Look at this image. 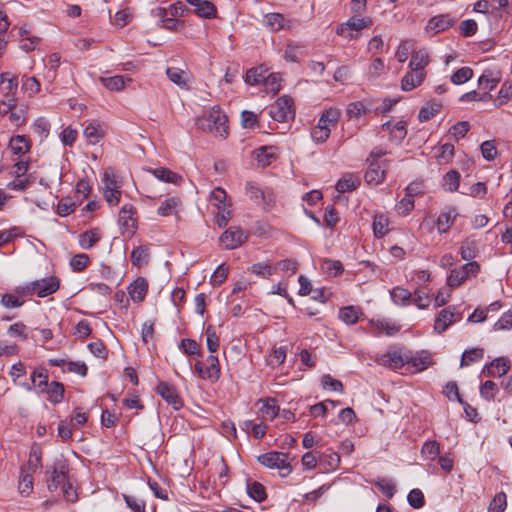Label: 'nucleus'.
Returning a JSON list of instances; mask_svg holds the SVG:
<instances>
[{"mask_svg": "<svg viewBox=\"0 0 512 512\" xmlns=\"http://www.w3.org/2000/svg\"><path fill=\"white\" fill-rule=\"evenodd\" d=\"M227 121V116L219 108L213 107L207 115L198 117L195 124L202 131L224 139L228 136Z\"/></svg>", "mask_w": 512, "mask_h": 512, "instance_id": "nucleus-1", "label": "nucleus"}, {"mask_svg": "<svg viewBox=\"0 0 512 512\" xmlns=\"http://www.w3.org/2000/svg\"><path fill=\"white\" fill-rule=\"evenodd\" d=\"M410 359V351L401 346H392L384 353L376 357V362L383 367L399 370Z\"/></svg>", "mask_w": 512, "mask_h": 512, "instance_id": "nucleus-2", "label": "nucleus"}, {"mask_svg": "<svg viewBox=\"0 0 512 512\" xmlns=\"http://www.w3.org/2000/svg\"><path fill=\"white\" fill-rule=\"evenodd\" d=\"M69 467L65 460H56L53 465L46 470L47 487L49 491H55L68 481Z\"/></svg>", "mask_w": 512, "mask_h": 512, "instance_id": "nucleus-3", "label": "nucleus"}, {"mask_svg": "<svg viewBox=\"0 0 512 512\" xmlns=\"http://www.w3.org/2000/svg\"><path fill=\"white\" fill-rule=\"evenodd\" d=\"M268 114L277 122H287L293 119L295 116L293 99L287 95L279 97L276 102L269 107Z\"/></svg>", "mask_w": 512, "mask_h": 512, "instance_id": "nucleus-4", "label": "nucleus"}, {"mask_svg": "<svg viewBox=\"0 0 512 512\" xmlns=\"http://www.w3.org/2000/svg\"><path fill=\"white\" fill-rule=\"evenodd\" d=\"M288 454L283 452L271 451L258 456V461L263 466L271 469H279L281 476H287L292 468L288 462Z\"/></svg>", "mask_w": 512, "mask_h": 512, "instance_id": "nucleus-5", "label": "nucleus"}, {"mask_svg": "<svg viewBox=\"0 0 512 512\" xmlns=\"http://www.w3.org/2000/svg\"><path fill=\"white\" fill-rule=\"evenodd\" d=\"M211 201L216 207V223L219 227L227 225L232 217V203L227 194H211Z\"/></svg>", "mask_w": 512, "mask_h": 512, "instance_id": "nucleus-6", "label": "nucleus"}, {"mask_svg": "<svg viewBox=\"0 0 512 512\" xmlns=\"http://www.w3.org/2000/svg\"><path fill=\"white\" fill-rule=\"evenodd\" d=\"M479 269L475 261L468 262L459 269H453L447 277V285L451 288L458 287L469 277L476 276Z\"/></svg>", "mask_w": 512, "mask_h": 512, "instance_id": "nucleus-7", "label": "nucleus"}, {"mask_svg": "<svg viewBox=\"0 0 512 512\" xmlns=\"http://www.w3.org/2000/svg\"><path fill=\"white\" fill-rule=\"evenodd\" d=\"M59 287L60 280L56 276H50L31 282L27 289L38 297L43 298L55 293Z\"/></svg>", "mask_w": 512, "mask_h": 512, "instance_id": "nucleus-8", "label": "nucleus"}, {"mask_svg": "<svg viewBox=\"0 0 512 512\" xmlns=\"http://www.w3.org/2000/svg\"><path fill=\"white\" fill-rule=\"evenodd\" d=\"M397 102V99L392 100L389 98H385L382 101V104L377 107H373L372 102H369L368 104L361 101L354 102V118H358L360 115L367 114L372 110L375 112L376 115L388 113L397 104Z\"/></svg>", "mask_w": 512, "mask_h": 512, "instance_id": "nucleus-9", "label": "nucleus"}, {"mask_svg": "<svg viewBox=\"0 0 512 512\" xmlns=\"http://www.w3.org/2000/svg\"><path fill=\"white\" fill-rule=\"evenodd\" d=\"M248 239V233L237 226L228 228L221 236L220 241L228 250L236 249Z\"/></svg>", "mask_w": 512, "mask_h": 512, "instance_id": "nucleus-10", "label": "nucleus"}, {"mask_svg": "<svg viewBox=\"0 0 512 512\" xmlns=\"http://www.w3.org/2000/svg\"><path fill=\"white\" fill-rule=\"evenodd\" d=\"M156 393L159 394L164 401L171 405L175 410H179L183 406V400L180 397L175 386L167 382L161 381L156 387Z\"/></svg>", "mask_w": 512, "mask_h": 512, "instance_id": "nucleus-11", "label": "nucleus"}, {"mask_svg": "<svg viewBox=\"0 0 512 512\" xmlns=\"http://www.w3.org/2000/svg\"><path fill=\"white\" fill-rule=\"evenodd\" d=\"M461 319V314L456 312L454 306L442 309L435 319L434 329L438 333L444 332L451 324Z\"/></svg>", "mask_w": 512, "mask_h": 512, "instance_id": "nucleus-12", "label": "nucleus"}, {"mask_svg": "<svg viewBox=\"0 0 512 512\" xmlns=\"http://www.w3.org/2000/svg\"><path fill=\"white\" fill-rule=\"evenodd\" d=\"M370 323L374 333L378 336H394L401 329V325L399 323L388 318L373 319Z\"/></svg>", "mask_w": 512, "mask_h": 512, "instance_id": "nucleus-13", "label": "nucleus"}, {"mask_svg": "<svg viewBox=\"0 0 512 512\" xmlns=\"http://www.w3.org/2000/svg\"><path fill=\"white\" fill-rule=\"evenodd\" d=\"M194 7V14L200 18L212 19L217 16V8L208 0H185Z\"/></svg>", "mask_w": 512, "mask_h": 512, "instance_id": "nucleus-14", "label": "nucleus"}, {"mask_svg": "<svg viewBox=\"0 0 512 512\" xmlns=\"http://www.w3.org/2000/svg\"><path fill=\"white\" fill-rule=\"evenodd\" d=\"M455 23L456 19L451 17L449 14H441L432 17L428 21L426 29L428 31H433L434 34H438L453 26Z\"/></svg>", "mask_w": 512, "mask_h": 512, "instance_id": "nucleus-15", "label": "nucleus"}, {"mask_svg": "<svg viewBox=\"0 0 512 512\" xmlns=\"http://www.w3.org/2000/svg\"><path fill=\"white\" fill-rule=\"evenodd\" d=\"M135 210L132 205H124L119 212V223L129 235H133L136 229Z\"/></svg>", "mask_w": 512, "mask_h": 512, "instance_id": "nucleus-16", "label": "nucleus"}, {"mask_svg": "<svg viewBox=\"0 0 512 512\" xmlns=\"http://www.w3.org/2000/svg\"><path fill=\"white\" fill-rule=\"evenodd\" d=\"M104 125L99 121H92L84 129V136L90 145H95L105 136Z\"/></svg>", "mask_w": 512, "mask_h": 512, "instance_id": "nucleus-17", "label": "nucleus"}, {"mask_svg": "<svg viewBox=\"0 0 512 512\" xmlns=\"http://www.w3.org/2000/svg\"><path fill=\"white\" fill-rule=\"evenodd\" d=\"M276 148L273 146H261L254 152V158L257 161L258 166L265 168L277 159L275 152Z\"/></svg>", "mask_w": 512, "mask_h": 512, "instance_id": "nucleus-18", "label": "nucleus"}, {"mask_svg": "<svg viewBox=\"0 0 512 512\" xmlns=\"http://www.w3.org/2000/svg\"><path fill=\"white\" fill-rule=\"evenodd\" d=\"M458 215L459 214L457 213L455 208H445L443 211H441L436 221L438 232H448V230L453 225Z\"/></svg>", "mask_w": 512, "mask_h": 512, "instance_id": "nucleus-19", "label": "nucleus"}, {"mask_svg": "<svg viewBox=\"0 0 512 512\" xmlns=\"http://www.w3.org/2000/svg\"><path fill=\"white\" fill-rule=\"evenodd\" d=\"M104 192H120L123 185V179L117 172L109 167L105 170L103 176Z\"/></svg>", "mask_w": 512, "mask_h": 512, "instance_id": "nucleus-20", "label": "nucleus"}, {"mask_svg": "<svg viewBox=\"0 0 512 512\" xmlns=\"http://www.w3.org/2000/svg\"><path fill=\"white\" fill-rule=\"evenodd\" d=\"M150 171L155 178L165 183H172L176 186H180L185 181L180 174L175 173L168 168L158 167Z\"/></svg>", "mask_w": 512, "mask_h": 512, "instance_id": "nucleus-21", "label": "nucleus"}, {"mask_svg": "<svg viewBox=\"0 0 512 512\" xmlns=\"http://www.w3.org/2000/svg\"><path fill=\"white\" fill-rule=\"evenodd\" d=\"M426 77V72H416L410 69L402 78L401 89L411 91L422 84Z\"/></svg>", "mask_w": 512, "mask_h": 512, "instance_id": "nucleus-22", "label": "nucleus"}, {"mask_svg": "<svg viewBox=\"0 0 512 512\" xmlns=\"http://www.w3.org/2000/svg\"><path fill=\"white\" fill-rule=\"evenodd\" d=\"M431 364V356L426 351H421L417 355H413L410 351V359L406 365L413 368V372H421L427 369Z\"/></svg>", "mask_w": 512, "mask_h": 512, "instance_id": "nucleus-23", "label": "nucleus"}, {"mask_svg": "<svg viewBox=\"0 0 512 512\" xmlns=\"http://www.w3.org/2000/svg\"><path fill=\"white\" fill-rule=\"evenodd\" d=\"M510 369V364L505 358L499 357L494 359L485 369L487 376L501 377Z\"/></svg>", "mask_w": 512, "mask_h": 512, "instance_id": "nucleus-24", "label": "nucleus"}, {"mask_svg": "<svg viewBox=\"0 0 512 512\" xmlns=\"http://www.w3.org/2000/svg\"><path fill=\"white\" fill-rule=\"evenodd\" d=\"M0 88L5 93V98L8 95L15 97L18 89V79L10 72H4L0 75Z\"/></svg>", "mask_w": 512, "mask_h": 512, "instance_id": "nucleus-25", "label": "nucleus"}, {"mask_svg": "<svg viewBox=\"0 0 512 512\" xmlns=\"http://www.w3.org/2000/svg\"><path fill=\"white\" fill-rule=\"evenodd\" d=\"M148 291V283L146 279L139 277L129 286V295L134 302L144 300Z\"/></svg>", "mask_w": 512, "mask_h": 512, "instance_id": "nucleus-26", "label": "nucleus"}, {"mask_svg": "<svg viewBox=\"0 0 512 512\" xmlns=\"http://www.w3.org/2000/svg\"><path fill=\"white\" fill-rule=\"evenodd\" d=\"M385 170L379 162L371 161L364 179L368 184H379L384 180Z\"/></svg>", "mask_w": 512, "mask_h": 512, "instance_id": "nucleus-27", "label": "nucleus"}, {"mask_svg": "<svg viewBox=\"0 0 512 512\" xmlns=\"http://www.w3.org/2000/svg\"><path fill=\"white\" fill-rule=\"evenodd\" d=\"M429 56L426 50L420 49L412 52L409 62V68L416 72H425V67L429 64Z\"/></svg>", "mask_w": 512, "mask_h": 512, "instance_id": "nucleus-28", "label": "nucleus"}, {"mask_svg": "<svg viewBox=\"0 0 512 512\" xmlns=\"http://www.w3.org/2000/svg\"><path fill=\"white\" fill-rule=\"evenodd\" d=\"M261 407L259 412L264 420H273L279 415L280 408L276 405V400L273 398H267L260 400Z\"/></svg>", "mask_w": 512, "mask_h": 512, "instance_id": "nucleus-29", "label": "nucleus"}, {"mask_svg": "<svg viewBox=\"0 0 512 512\" xmlns=\"http://www.w3.org/2000/svg\"><path fill=\"white\" fill-rule=\"evenodd\" d=\"M42 468V450L38 445H33L29 453L27 464L23 465L21 469H27V472L34 473Z\"/></svg>", "mask_w": 512, "mask_h": 512, "instance_id": "nucleus-30", "label": "nucleus"}, {"mask_svg": "<svg viewBox=\"0 0 512 512\" xmlns=\"http://www.w3.org/2000/svg\"><path fill=\"white\" fill-rule=\"evenodd\" d=\"M101 239V232L98 228H92L79 235V245L83 249H91Z\"/></svg>", "mask_w": 512, "mask_h": 512, "instance_id": "nucleus-31", "label": "nucleus"}, {"mask_svg": "<svg viewBox=\"0 0 512 512\" xmlns=\"http://www.w3.org/2000/svg\"><path fill=\"white\" fill-rule=\"evenodd\" d=\"M372 228L375 237H384L389 232L388 217L383 213L375 214L373 218Z\"/></svg>", "mask_w": 512, "mask_h": 512, "instance_id": "nucleus-32", "label": "nucleus"}, {"mask_svg": "<svg viewBox=\"0 0 512 512\" xmlns=\"http://www.w3.org/2000/svg\"><path fill=\"white\" fill-rule=\"evenodd\" d=\"M9 146L16 155H24L31 148L30 140L25 135H16L11 138Z\"/></svg>", "mask_w": 512, "mask_h": 512, "instance_id": "nucleus-33", "label": "nucleus"}, {"mask_svg": "<svg viewBox=\"0 0 512 512\" xmlns=\"http://www.w3.org/2000/svg\"><path fill=\"white\" fill-rule=\"evenodd\" d=\"M155 16L160 18L161 27L168 30H176L179 26V21L175 17L170 16L168 10L164 7H157L154 10Z\"/></svg>", "mask_w": 512, "mask_h": 512, "instance_id": "nucleus-34", "label": "nucleus"}, {"mask_svg": "<svg viewBox=\"0 0 512 512\" xmlns=\"http://www.w3.org/2000/svg\"><path fill=\"white\" fill-rule=\"evenodd\" d=\"M267 75V69L264 66L254 67L246 72L245 82L249 85H258L264 83Z\"/></svg>", "mask_w": 512, "mask_h": 512, "instance_id": "nucleus-35", "label": "nucleus"}, {"mask_svg": "<svg viewBox=\"0 0 512 512\" xmlns=\"http://www.w3.org/2000/svg\"><path fill=\"white\" fill-rule=\"evenodd\" d=\"M442 108V104L438 101L432 100L427 102L425 106H423L418 114V119L420 122H427L431 118H433L438 112H440Z\"/></svg>", "mask_w": 512, "mask_h": 512, "instance_id": "nucleus-36", "label": "nucleus"}, {"mask_svg": "<svg viewBox=\"0 0 512 512\" xmlns=\"http://www.w3.org/2000/svg\"><path fill=\"white\" fill-rule=\"evenodd\" d=\"M35 182L36 177L33 175H18L8 184V187L13 190L33 189Z\"/></svg>", "mask_w": 512, "mask_h": 512, "instance_id": "nucleus-37", "label": "nucleus"}, {"mask_svg": "<svg viewBox=\"0 0 512 512\" xmlns=\"http://www.w3.org/2000/svg\"><path fill=\"white\" fill-rule=\"evenodd\" d=\"M130 258L134 266L141 267L143 265H146L149 261V247H135L131 252Z\"/></svg>", "mask_w": 512, "mask_h": 512, "instance_id": "nucleus-38", "label": "nucleus"}, {"mask_svg": "<svg viewBox=\"0 0 512 512\" xmlns=\"http://www.w3.org/2000/svg\"><path fill=\"white\" fill-rule=\"evenodd\" d=\"M27 110V105L16 103V108H13L9 114L10 121L17 127L24 125L27 121Z\"/></svg>", "mask_w": 512, "mask_h": 512, "instance_id": "nucleus-39", "label": "nucleus"}, {"mask_svg": "<svg viewBox=\"0 0 512 512\" xmlns=\"http://www.w3.org/2000/svg\"><path fill=\"white\" fill-rule=\"evenodd\" d=\"M21 469L18 489L22 495L28 496L33 491V473Z\"/></svg>", "mask_w": 512, "mask_h": 512, "instance_id": "nucleus-40", "label": "nucleus"}, {"mask_svg": "<svg viewBox=\"0 0 512 512\" xmlns=\"http://www.w3.org/2000/svg\"><path fill=\"white\" fill-rule=\"evenodd\" d=\"M46 388L50 402L58 404L63 400L65 389L62 383L52 381Z\"/></svg>", "mask_w": 512, "mask_h": 512, "instance_id": "nucleus-41", "label": "nucleus"}, {"mask_svg": "<svg viewBox=\"0 0 512 512\" xmlns=\"http://www.w3.org/2000/svg\"><path fill=\"white\" fill-rule=\"evenodd\" d=\"M460 184V173L456 170H450L443 177L442 186L444 190L455 192L458 190Z\"/></svg>", "mask_w": 512, "mask_h": 512, "instance_id": "nucleus-42", "label": "nucleus"}, {"mask_svg": "<svg viewBox=\"0 0 512 512\" xmlns=\"http://www.w3.org/2000/svg\"><path fill=\"white\" fill-rule=\"evenodd\" d=\"M321 270L329 277H336L343 272L342 263L338 260L324 259Z\"/></svg>", "mask_w": 512, "mask_h": 512, "instance_id": "nucleus-43", "label": "nucleus"}, {"mask_svg": "<svg viewBox=\"0 0 512 512\" xmlns=\"http://www.w3.org/2000/svg\"><path fill=\"white\" fill-rule=\"evenodd\" d=\"M179 348L183 351L184 354L188 356H201L202 349L201 346L193 339L184 338L181 340L179 344Z\"/></svg>", "mask_w": 512, "mask_h": 512, "instance_id": "nucleus-44", "label": "nucleus"}, {"mask_svg": "<svg viewBox=\"0 0 512 512\" xmlns=\"http://www.w3.org/2000/svg\"><path fill=\"white\" fill-rule=\"evenodd\" d=\"M425 460H435L440 454V445L437 441H426L421 448Z\"/></svg>", "mask_w": 512, "mask_h": 512, "instance_id": "nucleus-45", "label": "nucleus"}, {"mask_svg": "<svg viewBox=\"0 0 512 512\" xmlns=\"http://www.w3.org/2000/svg\"><path fill=\"white\" fill-rule=\"evenodd\" d=\"M286 19L280 13H268L265 15V24L272 31H279L285 28Z\"/></svg>", "mask_w": 512, "mask_h": 512, "instance_id": "nucleus-46", "label": "nucleus"}, {"mask_svg": "<svg viewBox=\"0 0 512 512\" xmlns=\"http://www.w3.org/2000/svg\"><path fill=\"white\" fill-rule=\"evenodd\" d=\"M391 298L397 305H408L411 302L412 294L402 287H395L391 291Z\"/></svg>", "mask_w": 512, "mask_h": 512, "instance_id": "nucleus-47", "label": "nucleus"}, {"mask_svg": "<svg viewBox=\"0 0 512 512\" xmlns=\"http://www.w3.org/2000/svg\"><path fill=\"white\" fill-rule=\"evenodd\" d=\"M207 369L209 371V381L211 382H217L219 379H220V376H221V369H220V364H219V360L216 356L214 355H209L207 357Z\"/></svg>", "mask_w": 512, "mask_h": 512, "instance_id": "nucleus-48", "label": "nucleus"}, {"mask_svg": "<svg viewBox=\"0 0 512 512\" xmlns=\"http://www.w3.org/2000/svg\"><path fill=\"white\" fill-rule=\"evenodd\" d=\"M100 81L110 91H120L125 86V78L121 75L101 77Z\"/></svg>", "mask_w": 512, "mask_h": 512, "instance_id": "nucleus-49", "label": "nucleus"}, {"mask_svg": "<svg viewBox=\"0 0 512 512\" xmlns=\"http://www.w3.org/2000/svg\"><path fill=\"white\" fill-rule=\"evenodd\" d=\"M275 268L269 263H255L250 266L249 271L257 277L267 279L274 273Z\"/></svg>", "mask_w": 512, "mask_h": 512, "instance_id": "nucleus-50", "label": "nucleus"}, {"mask_svg": "<svg viewBox=\"0 0 512 512\" xmlns=\"http://www.w3.org/2000/svg\"><path fill=\"white\" fill-rule=\"evenodd\" d=\"M247 493L252 499H254L257 502H262L267 497L264 486L259 482L248 483Z\"/></svg>", "mask_w": 512, "mask_h": 512, "instance_id": "nucleus-51", "label": "nucleus"}, {"mask_svg": "<svg viewBox=\"0 0 512 512\" xmlns=\"http://www.w3.org/2000/svg\"><path fill=\"white\" fill-rule=\"evenodd\" d=\"M484 356L482 348H472L464 351L461 358V366H468L470 363L480 361Z\"/></svg>", "mask_w": 512, "mask_h": 512, "instance_id": "nucleus-52", "label": "nucleus"}, {"mask_svg": "<svg viewBox=\"0 0 512 512\" xmlns=\"http://www.w3.org/2000/svg\"><path fill=\"white\" fill-rule=\"evenodd\" d=\"M414 194L405 196L396 204L395 209L399 215L406 216L414 208Z\"/></svg>", "mask_w": 512, "mask_h": 512, "instance_id": "nucleus-53", "label": "nucleus"}, {"mask_svg": "<svg viewBox=\"0 0 512 512\" xmlns=\"http://www.w3.org/2000/svg\"><path fill=\"white\" fill-rule=\"evenodd\" d=\"M473 77V70L470 67H462L451 75V82L455 85L464 84Z\"/></svg>", "mask_w": 512, "mask_h": 512, "instance_id": "nucleus-54", "label": "nucleus"}, {"mask_svg": "<svg viewBox=\"0 0 512 512\" xmlns=\"http://www.w3.org/2000/svg\"><path fill=\"white\" fill-rule=\"evenodd\" d=\"M512 99V82H504L495 100V107H500Z\"/></svg>", "mask_w": 512, "mask_h": 512, "instance_id": "nucleus-55", "label": "nucleus"}, {"mask_svg": "<svg viewBox=\"0 0 512 512\" xmlns=\"http://www.w3.org/2000/svg\"><path fill=\"white\" fill-rule=\"evenodd\" d=\"M507 507V496L504 492L497 493L491 500L488 512H504Z\"/></svg>", "mask_w": 512, "mask_h": 512, "instance_id": "nucleus-56", "label": "nucleus"}, {"mask_svg": "<svg viewBox=\"0 0 512 512\" xmlns=\"http://www.w3.org/2000/svg\"><path fill=\"white\" fill-rule=\"evenodd\" d=\"M477 251L476 242L472 239H466L462 242L460 254L463 260H471L475 258Z\"/></svg>", "mask_w": 512, "mask_h": 512, "instance_id": "nucleus-57", "label": "nucleus"}, {"mask_svg": "<svg viewBox=\"0 0 512 512\" xmlns=\"http://www.w3.org/2000/svg\"><path fill=\"white\" fill-rule=\"evenodd\" d=\"M375 485L387 498H392L396 492V485L390 479L380 478Z\"/></svg>", "mask_w": 512, "mask_h": 512, "instance_id": "nucleus-58", "label": "nucleus"}, {"mask_svg": "<svg viewBox=\"0 0 512 512\" xmlns=\"http://www.w3.org/2000/svg\"><path fill=\"white\" fill-rule=\"evenodd\" d=\"M281 75L278 73H270L267 75L264 86L269 92H272L273 94H277L281 89Z\"/></svg>", "mask_w": 512, "mask_h": 512, "instance_id": "nucleus-59", "label": "nucleus"}, {"mask_svg": "<svg viewBox=\"0 0 512 512\" xmlns=\"http://www.w3.org/2000/svg\"><path fill=\"white\" fill-rule=\"evenodd\" d=\"M76 208V203L70 197H64L57 203V214L65 217L71 214Z\"/></svg>", "mask_w": 512, "mask_h": 512, "instance_id": "nucleus-60", "label": "nucleus"}, {"mask_svg": "<svg viewBox=\"0 0 512 512\" xmlns=\"http://www.w3.org/2000/svg\"><path fill=\"white\" fill-rule=\"evenodd\" d=\"M303 55V48L295 43H289L284 52V58L289 62H298Z\"/></svg>", "mask_w": 512, "mask_h": 512, "instance_id": "nucleus-61", "label": "nucleus"}, {"mask_svg": "<svg viewBox=\"0 0 512 512\" xmlns=\"http://www.w3.org/2000/svg\"><path fill=\"white\" fill-rule=\"evenodd\" d=\"M31 378L35 387L45 388L48 386V372L45 368L34 370ZM42 391H44V389H42Z\"/></svg>", "mask_w": 512, "mask_h": 512, "instance_id": "nucleus-62", "label": "nucleus"}, {"mask_svg": "<svg viewBox=\"0 0 512 512\" xmlns=\"http://www.w3.org/2000/svg\"><path fill=\"white\" fill-rule=\"evenodd\" d=\"M180 201L177 197H170L166 199L158 208V214L161 216H169L175 212Z\"/></svg>", "mask_w": 512, "mask_h": 512, "instance_id": "nucleus-63", "label": "nucleus"}, {"mask_svg": "<svg viewBox=\"0 0 512 512\" xmlns=\"http://www.w3.org/2000/svg\"><path fill=\"white\" fill-rule=\"evenodd\" d=\"M126 505L133 511V512H145L146 503L144 500L139 499L135 496L123 494L122 495Z\"/></svg>", "mask_w": 512, "mask_h": 512, "instance_id": "nucleus-64", "label": "nucleus"}]
</instances>
